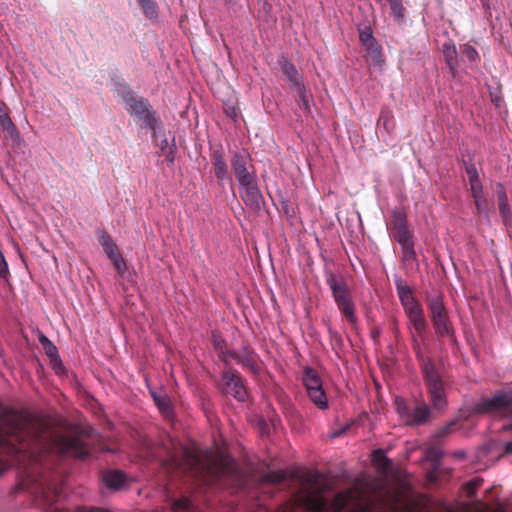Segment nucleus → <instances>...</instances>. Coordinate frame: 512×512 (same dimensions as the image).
<instances>
[{
    "instance_id": "obj_13",
    "label": "nucleus",
    "mask_w": 512,
    "mask_h": 512,
    "mask_svg": "<svg viewBox=\"0 0 512 512\" xmlns=\"http://www.w3.org/2000/svg\"><path fill=\"white\" fill-rule=\"evenodd\" d=\"M241 199L250 209L260 211L264 204L263 195L258 187L257 180L239 186Z\"/></svg>"
},
{
    "instance_id": "obj_53",
    "label": "nucleus",
    "mask_w": 512,
    "mask_h": 512,
    "mask_svg": "<svg viewBox=\"0 0 512 512\" xmlns=\"http://www.w3.org/2000/svg\"><path fill=\"white\" fill-rule=\"evenodd\" d=\"M170 461H171V465H172L173 467H175V468H177V467H180V466H181L180 461H179L176 457H174V456H171Z\"/></svg>"
},
{
    "instance_id": "obj_2",
    "label": "nucleus",
    "mask_w": 512,
    "mask_h": 512,
    "mask_svg": "<svg viewBox=\"0 0 512 512\" xmlns=\"http://www.w3.org/2000/svg\"><path fill=\"white\" fill-rule=\"evenodd\" d=\"M405 314L409 320V328L415 332L412 333V346L420 363V370L430 394L432 405L436 409H443L447 405L444 380L433 360L425 356L418 339L423 340L426 335L427 321L424 310L421 306Z\"/></svg>"
},
{
    "instance_id": "obj_26",
    "label": "nucleus",
    "mask_w": 512,
    "mask_h": 512,
    "mask_svg": "<svg viewBox=\"0 0 512 512\" xmlns=\"http://www.w3.org/2000/svg\"><path fill=\"white\" fill-rule=\"evenodd\" d=\"M392 227L394 230L408 227L407 214L403 208H396L392 211Z\"/></svg>"
},
{
    "instance_id": "obj_54",
    "label": "nucleus",
    "mask_w": 512,
    "mask_h": 512,
    "mask_svg": "<svg viewBox=\"0 0 512 512\" xmlns=\"http://www.w3.org/2000/svg\"><path fill=\"white\" fill-rule=\"evenodd\" d=\"M39 341H40V343L42 344V346H45V345H46V343L51 342V341L49 340V338H48V337H46L45 335H40V336H39Z\"/></svg>"
},
{
    "instance_id": "obj_38",
    "label": "nucleus",
    "mask_w": 512,
    "mask_h": 512,
    "mask_svg": "<svg viewBox=\"0 0 512 512\" xmlns=\"http://www.w3.org/2000/svg\"><path fill=\"white\" fill-rule=\"evenodd\" d=\"M43 349L45 350L46 354L51 359L59 358L57 347L53 344V342L46 343L45 346H43Z\"/></svg>"
},
{
    "instance_id": "obj_10",
    "label": "nucleus",
    "mask_w": 512,
    "mask_h": 512,
    "mask_svg": "<svg viewBox=\"0 0 512 512\" xmlns=\"http://www.w3.org/2000/svg\"><path fill=\"white\" fill-rule=\"evenodd\" d=\"M512 409V393H496L493 397L476 403L474 411L479 414H502Z\"/></svg>"
},
{
    "instance_id": "obj_42",
    "label": "nucleus",
    "mask_w": 512,
    "mask_h": 512,
    "mask_svg": "<svg viewBox=\"0 0 512 512\" xmlns=\"http://www.w3.org/2000/svg\"><path fill=\"white\" fill-rule=\"evenodd\" d=\"M98 240L102 247H105V245H107L113 241L111 236L105 230L99 231Z\"/></svg>"
},
{
    "instance_id": "obj_47",
    "label": "nucleus",
    "mask_w": 512,
    "mask_h": 512,
    "mask_svg": "<svg viewBox=\"0 0 512 512\" xmlns=\"http://www.w3.org/2000/svg\"><path fill=\"white\" fill-rule=\"evenodd\" d=\"M108 256V258L112 261V263H114L115 261H117L118 259H121L122 258V255L121 253L119 252V249L113 251V252H110L108 254H106Z\"/></svg>"
},
{
    "instance_id": "obj_14",
    "label": "nucleus",
    "mask_w": 512,
    "mask_h": 512,
    "mask_svg": "<svg viewBox=\"0 0 512 512\" xmlns=\"http://www.w3.org/2000/svg\"><path fill=\"white\" fill-rule=\"evenodd\" d=\"M229 359L235 360L242 366V368L253 374H257L259 371L256 354L246 347H244L240 352L228 351L225 356V361H228Z\"/></svg>"
},
{
    "instance_id": "obj_25",
    "label": "nucleus",
    "mask_w": 512,
    "mask_h": 512,
    "mask_svg": "<svg viewBox=\"0 0 512 512\" xmlns=\"http://www.w3.org/2000/svg\"><path fill=\"white\" fill-rule=\"evenodd\" d=\"M41 497L50 509H54V505L59 501L58 489L48 484L41 488ZM55 510H58V507H55Z\"/></svg>"
},
{
    "instance_id": "obj_41",
    "label": "nucleus",
    "mask_w": 512,
    "mask_h": 512,
    "mask_svg": "<svg viewBox=\"0 0 512 512\" xmlns=\"http://www.w3.org/2000/svg\"><path fill=\"white\" fill-rule=\"evenodd\" d=\"M75 512H110L106 508L94 507V506H78Z\"/></svg>"
},
{
    "instance_id": "obj_36",
    "label": "nucleus",
    "mask_w": 512,
    "mask_h": 512,
    "mask_svg": "<svg viewBox=\"0 0 512 512\" xmlns=\"http://www.w3.org/2000/svg\"><path fill=\"white\" fill-rule=\"evenodd\" d=\"M482 483L483 480L480 477H474L465 484V492L469 497H471L475 493L476 489L482 485Z\"/></svg>"
},
{
    "instance_id": "obj_9",
    "label": "nucleus",
    "mask_w": 512,
    "mask_h": 512,
    "mask_svg": "<svg viewBox=\"0 0 512 512\" xmlns=\"http://www.w3.org/2000/svg\"><path fill=\"white\" fill-rule=\"evenodd\" d=\"M429 310L435 333L440 337L450 336L452 327L443 300L440 297L433 298L429 303Z\"/></svg>"
},
{
    "instance_id": "obj_52",
    "label": "nucleus",
    "mask_w": 512,
    "mask_h": 512,
    "mask_svg": "<svg viewBox=\"0 0 512 512\" xmlns=\"http://www.w3.org/2000/svg\"><path fill=\"white\" fill-rule=\"evenodd\" d=\"M504 451L506 454H512V441L505 443Z\"/></svg>"
},
{
    "instance_id": "obj_43",
    "label": "nucleus",
    "mask_w": 512,
    "mask_h": 512,
    "mask_svg": "<svg viewBox=\"0 0 512 512\" xmlns=\"http://www.w3.org/2000/svg\"><path fill=\"white\" fill-rule=\"evenodd\" d=\"M374 460L379 461V466L386 468V465L388 464V459L386 458L384 452L382 450H376L374 452Z\"/></svg>"
},
{
    "instance_id": "obj_28",
    "label": "nucleus",
    "mask_w": 512,
    "mask_h": 512,
    "mask_svg": "<svg viewBox=\"0 0 512 512\" xmlns=\"http://www.w3.org/2000/svg\"><path fill=\"white\" fill-rule=\"evenodd\" d=\"M146 17L156 19L158 16V7L153 0H137Z\"/></svg>"
},
{
    "instance_id": "obj_56",
    "label": "nucleus",
    "mask_w": 512,
    "mask_h": 512,
    "mask_svg": "<svg viewBox=\"0 0 512 512\" xmlns=\"http://www.w3.org/2000/svg\"><path fill=\"white\" fill-rule=\"evenodd\" d=\"M311 478H313L312 479L313 481H316V476L315 475H312Z\"/></svg>"
},
{
    "instance_id": "obj_16",
    "label": "nucleus",
    "mask_w": 512,
    "mask_h": 512,
    "mask_svg": "<svg viewBox=\"0 0 512 512\" xmlns=\"http://www.w3.org/2000/svg\"><path fill=\"white\" fill-rule=\"evenodd\" d=\"M213 166L215 169V175L219 181L229 180L232 181V178L228 172L227 163L224 158V153L222 150H216L213 153Z\"/></svg>"
},
{
    "instance_id": "obj_49",
    "label": "nucleus",
    "mask_w": 512,
    "mask_h": 512,
    "mask_svg": "<svg viewBox=\"0 0 512 512\" xmlns=\"http://www.w3.org/2000/svg\"><path fill=\"white\" fill-rule=\"evenodd\" d=\"M281 204H282V208H283L285 214L288 215V216H292V214L294 212L293 211L290 212L289 201L288 200H282Z\"/></svg>"
},
{
    "instance_id": "obj_44",
    "label": "nucleus",
    "mask_w": 512,
    "mask_h": 512,
    "mask_svg": "<svg viewBox=\"0 0 512 512\" xmlns=\"http://www.w3.org/2000/svg\"><path fill=\"white\" fill-rule=\"evenodd\" d=\"M113 265L119 274H123L126 270V263H125L123 257L121 259H118L117 261H115L113 263Z\"/></svg>"
},
{
    "instance_id": "obj_1",
    "label": "nucleus",
    "mask_w": 512,
    "mask_h": 512,
    "mask_svg": "<svg viewBox=\"0 0 512 512\" xmlns=\"http://www.w3.org/2000/svg\"><path fill=\"white\" fill-rule=\"evenodd\" d=\"M48 451L80 459L89 455L81 437L53 434L42 421L0 404V476L10 467L30 476L28 465L40 462Z\"/></svg>"
},
{
    "instance_id": "obj_18",
    "label": "nucleus",
    "mask_w": 512,
    "mask_h": 512,
    "mask_svg": "<svg viewBox=\"0 0 512 512\" xmlns=\"http://www.w3.org/2000/svg\"><path fill=\"white\" fill-rule=\"evenodd\" d=\"M296 93L295 101L300 109H302L306 113L311 112L310 102L312 100V95L307 91L305 85H300L295 89H291Z\"/></svg>"
},
{
    "instance_id": "obj_33",
    "label": "nucleus",
    "mask_w": 512,
    "mask_h": 512,
    "mask_svg": "<svg viewBox=\"0 0 512 512\" xmlns=\"http://www.w3.org/2000/svg\"><path fill=\"white\" fill-rule=\"evenodd\" d=\"M401 305L404 308L405 313L415 310L416 308L421 307L420 303L417 301V299L413 296V294L403 296L399 298Z\"/></svg>"
},
{
    "instance_id": "obj_31",
    "label": "nucleus",
    "mask_w": 512,
    "mask_h": 512,
    "mask_svg": "<svg viewBox=\"0 0 512 512\" xmlns=\"http://www.w3.org/2000/svg\"><path fill=\"white\" fill-rule=\"evenodd\" d=\"M498 206L503 220L506 221L510 217V208L505 191L498 193Z\"/></svg>"
},
{
    "instance_id": "obj_4",
    "label": "nucleus",
    "mask_w": 512,
    "mask_h": 512,
    "mask_svg": "<svg viewBox=\"0 0 512 512\" xmlns=\"http://www.w3.org/2000/svg\"><path fill=\"white\" fill-rule=\"evenodd\" d=\"M327 281L338 309L351 324H355L357 317L346 282L335 275H330Z\"/></svg>"
},
{
    "instance_id": "obj_5",
    "label": "nucleus",
    "mask_w": 512,
    "mask_h": 512,
    "mask_svg": "<svg viewBox=\"0 0 512 512\" xmlns=\"http://www.w3.org/2000/svg\"><path fill=\"white\" fill-rule=\"evenodd\" d=\"M302 382L309 399L314 405L320 410L328 409L329 402L320 375L313 368L307 366L303 370Z\"/></svg>"
},
{
    "instance_id": "obj_19",
    "label": "nucleus",
    "mask_w": 512,
    "mask_h": 512,
    "mask_svg": "<svg viewBox=\"0 0 512 512\" xmlns=\"http://www.w3.org/2000/svg\"><path fill=\"white\" fill-rule=\"evenodd\" d=\"M150 394L155 402V405L159 409L160 413L166 417L172 415V406L170 398L165 393H158L155 391H150Z\"/></svg>"
},
{
    "instance_id": "obj_51",
    "label": "nucleus",
    "mask_w": 512,
    "mask_h": 512,
    "mask_svg": "<svg viewBox=\"0 0 512 512\" xmlns=\"http://www.w3.org/2000/svg\"><path fill=\"white\" fill-rule=\"evenodd\" d=\"M348 429V426L344 427L343 429L339 430V431H334L332 434H331V438H336V437H339L341 436L346 430Z\"/></svg>"
},
{
    "instance_id": "obj_48",
    "label": "nucleus",
    "mask_w": 512,
    "mask_h": 512,
    "mask_svg": "<svg viewBox=\"0 0 512 512\" xmlns=\"http://www.w3.org/2000/svg\"><path fill=\"white\" fill-rule=\"evenodd\" d=\"M118 247L117 245L114 243V241H112L111 243L105 245V247H103V250L106 254L110 253V252H113L115 250H117Z\"/></svg>"
},
{
    "instance_id": "obj_20",
    "label": "nucleus",
    "mask_w": 512,
    "mask_h": 512,
    "mask_svg": "<svg viewBox=\"0 0 512 512\" xmlns=\"http://www.w3.org/2000/svg\"><path fill=\"white\" fill-rule=\"evenodd\" d=\"M443 56L446 61L447 66L449 67L451 73L453 75L457 72V50L454 43H444L443 44Z\"/></svg>"
},
{
    "instance_id": "obj_23",
    "label": "nucleus",
    "mask_w": 512,
    "mask_h": 512,
    "mask_svg": "<svg viewBox=\"0 0 512 512\" xmlns=\"http://www.w3.org/2000/svg\"><path fill=\"white\" fill-rule=\"evenodd\" d=\"M471 195L473 197L475 207L481 215H483L486 219L489 218V209H488V201L484 195L483 188L471 190Z\"/></svg>"
},
{
    "instance_id": "obj_8",
    "label": "nucleus",
    "mask_w": 512,
    "mask_h": 512,
    "mask_svg": "<svg viewBox=\"0 0 512 512\" xmlns=\"http://www.w3.org/2000/svg\"><path fill=\"white\" fill-rule=\"evenodd\" d=\"M230 163L239 186L257 180L251 157L247 151H234Z\"/></svg>"
},
{
    "instance_id": "obj_21",
    "label": "nucleus",
    "mask_w": 512,
    "mask_h": 512,
    "mask_svg": "<svg viewBox=\"0 0 512 512\" xmlns=\"http://www.w3.org/2000/svg\"><path fill=\"white\" fill-rule=\"evenodd\" d=\"M0 127L3 130H6L11 138L15 140H20V133L16 127V125L11 120L8 113L5 111V109L0 105Z\"/></svg>"
},
{
    "instance_id": "obj_22",
    "label": "nucleus",
    "mask_w": 512,
    "mask_h": 512,
    "mask_svg": "<svg viewBox=\"0 0 512 512\" xmlns=\"http://www.w3.org/2000/svg\"><path fill=\"white\" fill-rule=\"evenodd\" d=\"M463 164H464L465 172L468 177L470 191L479 189V188H483L476 165L471 161H469V162L464 161Z\"/></svg>"
},
{
    "instance_id": "obj_6",
    "label": "nucleus",
    "mask_w": 512,
    "mask_h": 512,
    "mask_svg": "<svg viewBox=\"0 0 512 512\" xmlns=\"http://www.w3.org/2000/svg\"><path fill=\"white\" fill-rule=\"evenodd\" d=\"M395 409L400 419L409 426H420L425 424L430 417L431 409L428 404L421 403L413 408L407 406L404 398H395Z\"/></svg>"
},
{
    "instance_id": "obj_37",
    "label": "nucleus",
    "mask_w": 512,
    "mask_h": 512,
    "mask_svg": "<svg viewBox=\"0 0 512 512\" xmlns=\"http://www.w3.org/2000/svg\"><path fill=\"white\" fill-rule=\"evenodd\" d=\"M463 54L470 62L475 63L480 60L479 54L473 46L465 45Z\"/></svg>"
},
{
    "instance_id": "obj_45",
    "label": "nucleus",
    "mask_w": 512,
    "mask_h": 512,
    "mask_svg": "<svg viewBox=\"0 0 512 512\" xmlns=\"http://www.w3.org/2000/svg\"><path fill=\"white\" fill-rule=\"evenodd\" d=\"M174 159H175V147L171 146V147H169V151L166 155V161L170 164H173Z\"/></svg>"
},
{
    "instance_id": "obj_46",
    "label": "nucleus",
    "mask_w": 512,
    "mask_h": 512,
    "mask_svg": "<svg viewBox=\"0 0 512 512\" xmlns=\"http://www.w3.org/2000/svg\"><path fill=\"white\" fill-rule=\"evenodd\" d=\"M108 256V258L112 261V263H114L115 261H117L118 259H121L122 258V255L121 253L119 252V249L113 251V252H110L108 254H106Z\"/></svg>"
},
{
    "instance_id": "obj_30",
    "label": "nucleus",
    "mask_w": 512,
    "mask_h": 512,
    "mask_svg": "<svg viewBox=\"0 0 512 512\" xmlns=\"http://www.w3.org/2000/svg\"><path fill=\"white\" fill-rule=\"evenodd\" d=\"M444 452L439 447H429L425 450V459L432 462L436 467L439 466L440 460L443 457Z\"/></svg>"
},
{
    "instance_id": "obj_39",
    "label": "nucleus",
    "mask_w": 512,
    "mask_h": 512,
    "mask_svg": "<svg viewBox=\"0 0 512 512\" xmlns=\"http://www.w3.org/2000/svg\"><path fill=\"white\" fill-rule=\"evenodd\" d=\"M456 424V420H452L447 423L444 427L439 429V431L434 435L435 438L444 437L448 435L452 431V427Z\"/></svg>"
},
{
    "instance_id": "obj_17",
    "label": "nucleus",
    "mask_w": 512,
    "mask_h": 512,
    "mask_svg": "<svg viewBox=\"0 0 512 512\" xmlns=\"http://www.w3.org/2000/svg\"><path fill=\"white\" fill-rule=\"evenodd\" d=\"M282 71L289 80L290 89H295L296 87L304 84L302 81V76L299 74L292 62L284 61L282 64Z\"/></svg>"
},
{
    "instance_id": "obj_35",
    "label": "nucleus",
    "mask_w": 512,
    "mask_h": 512,
    "mask_svg": "<svg viewBox=\"0 0 512 512\" xmlns=\"http://www.w3.org/2000/svg\"><path fill=\"white\" fill-rule=\"evenodd\" d=\"M394 281L398 298L413 294L411 288L408 285L404 284L401 277L395 276Z\"/></svg>"
},
{
    "instance_id": "obj_24",
    "label": "nucleus",
    "mask_w": 512,
    "mask_h": 512,
    "mask_svg": "<svg viewBox=\"0 0 512 512\" xmlns=\"http://www.w3.org/2000/svg\"><path fill=\"white\" fill-rule=\"evenodd\" d=\"M103 481L108 488L119 490L125 482V475L120 471H108L104 473Z\"/></svg>"
},
{
    "instance_id": "obj_32",
    "label": "nucleus",
    "mask_w": 512,
    "mask_h": 512,
    "mask_svg": "<svg viewBox=\"0 0 512 512\" xmlns=\"http://www.w3.org/2000/svg\"><path fill=\"white\" fill-rule=\"evenodd\" d=\"M402 260L406 265H413L417 263V255L414 249V244L401 247Z\"/></svg>"
},
{
    "instance_id": "obj_12",
    "label": "nucleus",
    "mask_w": 512,
    "mask_h": 512,
    "mask_svg": "<svg viewBox=\"0 0 512 512\" xmlns=\"http://www.w3.org/2000/svg\"><path fill=\"white\" fill-rule=\"evenodd\" d=\"M223 390L226 394L233 396L238 401H245L247 391L242 377L231 369L224 370L222 373Z\"/></svg>"
},
{
    "instance_id": "obj_15",
    "label": "nucleus",
    "mask_w": 512,
    "mask_h": 512,
    "mask_svg": "<svg viewBox=\"0 0 512 512\" xmlns=\"http://www.w3.org/2000/svg\"><path fill=\"white\" fill-rule=\"evenodd\" d=\"M467 512H512V499L506 501H496L492 504L483 501H476L469 505Z\"/></svg>"
},
{
    "instance_id": "obj_57",
    "label": "nucleus",
    "mask_w": 512,
    "mask_h": 512,
    "mask_svg": "<svg viewBox=\"0 0 512 512\" xmlns=\"http://www.w3.org/2000/svg\"><path fill=\"white\" fill-rule=\"evenodd\" d=\"M259 512H267V510L262 508L259 510Z\"/></svg>"
},
{
    "instance_id": "obj_50",
    "label": "nucleus",
    "mask_w": 512,
    "mask_h": 512,
    "mask_svg": "<svg viewBox=\"0 0 512 512\" xmlns=\"http://www.w3.org/2000/svg\"><path fill=\"white\" fill-rule=\"evenodd\" d=\"M452 456L457 458V459L463 460V459L466 458V452L462 451V450L455 451V452L452 453Z\"/></svg>"
},
{
    "instance_id": "obj_55",
    "label": "nucleus",
    "mask_w": 512,
    "mask_h": 512,
    "mask_svg": "<svg viewBox=\"0 0 512 512\" xmlns=\"http://www.w3.org/2000/svg\"><path fill=\"white\" fill-rule=\"evenodd\" d=\"M167 144H168L167 139H164V141H163V143H162V147H161V149L163 150V149H164V147H166V146H167Z\"/></svg>"
},
{
    "instance_id": "obj_58",
    "label": "nucleus",
    "mask_w": 512,
    "mask_h": 512,
    "mask_svg": "<svg viewBox=\"0 0 512 512\" xmlns=\"http://www.w3.org/2000/svg\"><path fill=\"white\" fill-rule=\"evenodd\" d=\"M285 512H293L291 508H288Z\"/></svg>"
},
{
    "instance_id": "obj_59",
    "label": "nucleus",
    "mask_w": 512,
    "mask_h": 512,
    "mask_svg": "<svg viewBox=\"0 0 512 512\" xmlns=\"http://www.w3.org/2000/svg\"><path fill=\"white\" fill-rule=\"evenodd\" d=\"M378 2H381L382 0H377Z\"/></svg>"
},
{
    "instance_id": "obj_3",
    "label": "nucleus",
    "mask_w": 512,
    "mask_h": 512,
    "mask_svg": "<svg viewBox=\"0 0 512 512\" xmlns=\"http://www.w3.org/2000/svg\"><path fill=\"white\" fill-rule=\"evenodd\" d=\"M185 454L188 457L193 473L198 475L207 485H214V483L222 481L231 470L226 458L216 456L212 452L207 454V462H204L197 453L192 454L186 450Z\"/></svg>"
},
{
    "instance_id": "obj_29",
    "label": "nucleus",
    "mask_w": 512,
    "mask_h": 512,
    "mask_svg": "<svg viewBox=\"0 0 512 512\" xmlns=\"http://www.w3.org/2000/svg\"><path fill=\"white\" fill-rule=\"evenodd\" d=\"M393 118V114L389 109H382L377 124L389 132L394 127Z\"/></svg>"
},
{
    "instance_id": "obj_7",
    "label": "nucleus",
    "mask_w": 512,
    "mask_h": 512,
    "mask_svg": "<svg viewBox=\"0 0 512 512\" xmlns=\"http://www.w3.org/2000/svg\"><path fill=\"white\" fill-rule=\"evenodd\" d=\"M123 101L125 109L131 116L139 118L146 127L155 130L156 119L146 99L137 98L132 93H126L123 96Z\"/></svg>"
},
{
    "instance_id": "obj_34",
    "label": "nucleus",
    "mask_w": 512,
    "mask_h": 512,
    "mask_svg": "<svg viewBox=\"0 0 512 512\" xmlns=\"http://www.w3.org/2000/svg\"><path fill=\"white\" fill-rule=\"evenodd\" d=\"M391 8V16L394 17L395 21L402 22L404 19V7L402 5V0L389 2Z\"/></svg>"
},
{
    "instance_id": "obj_40",
    "label": "nucleus",
    "mask_w": 512,
    "mask_h": 512,
    "mask_svg": "<svg viewBox=\"0 0 512 512\" xmlns=\"http://www.w3.org/2000/svg\"><path fill=\"white\" fill-rule=\"evenodd\" d=\"M267 479L273 483H281L285 479V473L282 471L271 472L267 475Z\"/></svg>"
},
{
    "instance_id": "obj_27",
    "label": "nucleus",
    "mask_w": 512,
    "mask_h": 512,
    "mask_svg": "<svg viewBox=\"0 0 512 512\" xmlns=\"http://www.w3.org/2000/svg\"><path fill=\"white\" fill-rule=\"evenodd\" d=\"M394 237L401 247L414 244L408 227L396 229Z\"/></svg>"
},
{
    "instance_id": "obj_11",
    "label": "nucleus",
    "mask_w": 512,
    "mask_h": 512,
    "mask_svg": "<svg viewBox=\"0 0 512 512\" xmlns=\"http://www.w3.org/2000/svg\"><path fill=\"white\" fill-rule=\"evenodd\" d=\"M359 40L364 47L369 58L377 65L384 62L382 49L373 35V30L369 25L358 26Z\"/></svg>"
}]
</instances>
